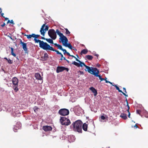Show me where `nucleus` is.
<instances>
[{
	"mask_svg": "<svg viewBox=\"0 0 148 148\" xmlns=\"http://www.w3.org/2000/svg\"><path fill=\"white\" fill-rule=\"evenodd\" d=\"M82 122L80 120H78L75 122L72 125L73 126V130L79 133H82Z\"/></svg>",
	"mask_w": 148,
	"mask_h": 148,
	"instance_id": "1",
	"label": "nucleus"
},
{
	"mask_svg": "<svg viewBox=\"0 0 148 148\" xmlns=\"http://www.w3.org/2000/svg\"><path fill=\"white\" fill-rule=\"evenodd\" d=\"M34 40L35 41V43L39 42V47L43 49L46 50L48 45L47 42H44L43 41H41L40 40L34 38Z\"/></svg>",
	"mask_w": 148,
	"mask_h": 148,
	"instance_id": "2",
	"label": "nucleus"
},
{
	"mask_svg": "<svg viewBox=\"0 0 148 148\" xmlns=\"http://www.w3.org/2000/svg\"><path fill=\"white\" fill-rule=\"evenodd\" d=\"M13 85L12 87L15 92H17L18 90V80L16 77H13L12 79Z\"/></svg>",
	"mask_w": 148,
	"mask_h": 148,
	"instance_id": "3",
	"label": "nucleus"
},
{
	"mask_svg": "<svg viewBox=\"0 0 148 148\" xmlns=\"http://www.w3.org/2000/svg\"><path fill=\"white\" fill-rule=\"evenodd\" d=\"M86 68L87 69H85V70L86 71H88L90 73L93 74L94 75H95V74L97 73V70H99L96 68L91 67V68L90 67L87 66H86Z\"/></svg>",
	"mask_w": 148,
	"mask_h": 148,
	"instance_id": "4",
	"label": "nucleus"
},
{
	"mask_svg": "<svg viewBox=\"0 0 148 148\" xmlns=\"http://www.w3.org/2000/svg\"><path fill=\"white\" fill-rule=\"evenodd\" d=\"M60 121L62 125H68L71 123L69 119L64 117H61Z\"/></svg>",
	"mask_w": 148,
	"mask_h": 148,
	"instance_id": "5",
	"label": "nucleus"
},
{
	"mask_svg": "<svg viewBox=\"0 0 148 148\" xmlns=\"http://www.w3.org/2000/svg\"><path fill=\"white\" fill-rule=\"evenodd\" d=\"M49 36L53 40H55L56 38V34L55 30L53 29H49L48 31Z\"/></svg>",
	"mask_w": 148,
	"mask_h": 148,
	"instance_id": "6",
	"label": "nucleus"
},
{
	"mask_svg": "<svg viewBox=\"0 0 148 148\" xmlns=\"http://www.w3.org/2000/svg\"><path fill=\"white\" fill-rule=\"evenodd\" d=\"M49 28L48 25H45V24H43L42 25L40 30L41 34L44 36L45 32L48 30Z\"/></svg>",
	"mask_w": 148,
	"mask_h": 148,
	"instance_id": "7",
	"label": "nucleus"
},
{
	"mask_svg": "<svg viewBox=\"0 0 148 148\" xmlns=\"http://www.w3.org/2000/svg\"><path fill=\"white\" fill-rule=\"evenodd\" d=\"M58 113L61 115L63 116H66L69 114V111L66 109H61L59 110Z\"/></svg>",
	"mask_w": 148,
	"mask_h": 148,
	"instance_id": "8",
	"label": "nucleus"
},
{
	"mask_svg": "<svg viewBox=\"0 0 148 148\" xmlns=\"http://www.w3.org/2000/svg\"><path fill=\"white\" fill-rule=\"evenodd\" d=\"M56 33L60 36V39L61 40L62 42L65 39L66 40V39H67V38L64 36L62 33H61L58 29L56 30Z\"/></svg>",
	"mask_w": 148,
	"mask_h": 148,
	"instance_id": "9",
	"label": "nucleus"
},
{
	"mask_svg": "<svg viewBox=\"0 0 148 148\" xmlns=\"http://www.w3.org/2000/svg\"><path fill=\"white\" fill-rule=\"evenodd\" d=\"M64 70H66L67 71H68L69 70L68 68H66L64 66H58L57 67L56 71L57 73H58Z\"/></svg>",
	"mask_w": 148,
	"mask_h": 148,
	"instance_id": "10",
	"label": "nucleus"
},
{
	"mask_svg": "<svg viewBox=\"0 0 148 148\" xmlns=\"http://www.w3.org/2000/svg\"><path fill=\"white\" fill-rule=\"evenodd\" d=\"M68 40L67 38L66 40L65 39L62 42L63 45L66 47H68L69 49H72V47L70 43H68Z\"/></svg>",
	"mask_w": 148,
	"mask_h": 148,
	"instance_id": "11",
	"label": "nucleus"
},
{
	"mask_svg": "<svg viewBox=\"0 0 148 148\" xmlns=\"http://www.w3.org/2000/svg\"><path fill=\"white\" fill-rule=\"evenodd\" d=\"M46 51L47 50H50L53 51H55L58 54H61V53L59 52V51L57 50H56L54 49L52 47H51L49 45L46 50Z\"/></svg>",
	"mask_w": 148,
	"mask_h": 148,
	"instance_id": "12",
	"label": "nucleus"
},
{
	"mask_svg": "<svg viewBox=\"0 0 148 148\" xmlns=\"http://www.w3.org/2000/svg\"><path fill=\"white\" fill-rule=\"evenodd\" d=\"M42 129L45 131L46 132L51 131L52 129V128L51 126L48 125H45L43 126L42 127Z\"/></svg>",
	"mask_w": 148,
	"mask_h": 148,
	"instance_id": "13",
	"label": "nucleus"
},
{
	"mask_svg": "<svg viewBox=\"0 0 148 148\" xmlns=\"http://www.w3.org/2000/svg\"><path fill=\"white\" fill-rule=\"evenodd\" d=\"M25 36L27 37V38L29 40H31L32 38H35V34H31L26 35L25 34Z\"/></svg>",
	"mask_w": 148,
	"mask_h": 148,
	"instance_id": "14",
	"label": "nucleus"
},
{
	"mask_svg": "<svg viewBox=\"0 0 148 148\" xmlns=\"http://www.w3.org/2000/svg\"><path fill=\"white\" fill-rule=\"evenodd\" d=\"M35 77L36 79L41 80L42 79V77L39 73H36L35 74Z\"/></svg>",
	"mask_w": 148,
	"mask_h": 148,
	"instance_id": "15",
	"label": "nucleus"
},
{
	"mask_svg": "<svg viewBox=\"0 0 148 148\" xmlns=\"http://www.w3.org/2000/svg\"><path fill=\"white\" fill-rule=\"evenodd\" d=\"M112 86H115L116 88V89L118 90L119 92H121L123 93V94L125 95V97H127L128 95L125 94V93H124L122 91L120 90L119 87L116 85H114L112 84Z\"/></svg>",
	"mask_w": 148,
	"mask_h": 148,
	"instance_id": "16",
	"label": "nucleus"
},
{
	"mask_svg": "<svg viewBox=\"0 0 148 148\" xmlns=\"http://www.w3.org/2000/svg\"><path fill=\"white\" fill-rule=\"evenodd\" d=\"M90 89L94 93L95 96H96L97 95V91L95 88L93 87H91L90 88Z\"/></svg>",
	"mask_w": 148,
	"mask_h": 148,
	"instance_id": "17",
	"label": "nucleus"
},
{
	"mask_svg": "<svg viewBox=\"0 0 148 148\" xmlns=\"http://www.w3.org/2000/svg\"><path fill=\"white\" fill-rule=\"evenodd\" d=\"M76 61L79 63V67L80 66L82 67L83 66H84L86 67V66H87L84 62H81L77 59H76Z\"/></svg>",
	"mask_w": 148,
	"mask_h": 148,
	"instance_id": "18",
	"label": "nucleus"
},
{
	"mask_svg": "<svg viewBox=\"0 0 148 148\" xmlns=\"http://www.w3.org/2000/svg\"><path fill=\"white\" fill-rule=\"evenodd\" d=\"M99 73V70H97V73L95 74V76L97 77H99V79L101 80V81H102L103 80H105V79L102 78L100 75H98V74Z\"/></svg>",
	"mask_w": 148,
	"mask_h": 148,
	"instance_id": "19",
	"label": "nucleus"
},
{
	"mask_svg": "<svg viewBox=\"0 0 148 148\" xmlns=\"http://www.w3.org/2000/svg\"><path fill=\"white\" fill-rule=\"evenodd\" d=\"M22 47L23 50L25 52H26L27 51V44L26 43H23L22 45Z\"/></svg>",
	"mask_w": 148,
	"mask_h": 148,
	"instance_id": "20",
	"label": "nucleus"
},
{
	"mask_svg": "<svg viewBox=\"0 0 148 148\" xmlns=\"http://www.w3.org/2000/svg\"><path fill=\"white\" fill-rule=\"evenodd\" d=\"M88 125L86 123H84L82 125L83 129L85 131L87 130Z\"/></svg>",
	"mask_w": 148,
	"mask_h": 148,
	"instance_id": "21",
	"label": "nucleus"
},
{
	"mask_svg": "<svg viewBox=\"0 0 148 148\" xmlns=\"http://www.w3.org/2000/svg\"><path fill=\"white\" fill-rule=\"evenodd\" d=\"M120 116L123 119H124V120H126L127 118V115L125 113H121V114Z\"/></svg>",
	"mask_w": 148,
	"mask_h": 148,
	"instance_id": "22",
	"label": "nucleus"
},
{
	"mask_svg": "<svg viewBox=\"0 0 148 148\" xmlns=\"http://www.w3.org/2000/svg\"><path fill=\"white\" fill-rule=\"evenodd\" d=\"M48 58V55L46 53H44V58H42L43 61H45L47 60V58Z\"/></svg>",
	"mask_w": 148,
	"mask_h": 148,
	"instance_id": "23",
	"label": "nucleus"
},
{
	"mask_svg": "<svg viewBox=\"0 0 148 148\" xmlns=\"http://www.w3.org/2000/svg\"><path fill=\"white\" fill-rule=\"evenodd\" d=\"M85 58L88 60H91L93 58L92 56L89 55H87L85 56Z\"/></svg>",
	"mask_w": 148,
	"mask_h": 148,
	"instance_id": "24",
	"label": "nucleus"
},
{
	"mask_svg": "<svg viewBox=\"0 0 148 148\" xmlns=\"http://www.w3.org/2000/svg\"><path fill=\"white\" fill-rule=\"evenodd\" d=\"M88 52V50L87 49H84L82 50L80 53L81 55H82V54H87Z\"/></svg>",
	"mask_w": 148,
	"mask_h": 148,
	"instance_id": "25",
	"label": "nucleus"
},
{
	"mask_svg": "<svg viewBox=\"0 0 148 148\" xmlns=\"http://www.w3.org/2000/svg\"><path fill=\"white\" fill-rule=\"evenodd\" d=\"M127 108H128V109L127 110V112H128V117L129 118H130V112L129 110L130 109V107H129V106L128 105V101H127Z\"/></svg>",
	"mask_w": 148,
	"mask_h": 148,
	"instance_id": "26",
	"label": "nucleus"
},
{
	"mask_svg": "<svg viewBox=\"0 0 148 148\" xmlns=\"http://www.w3.org/2000/svg\"><path fill=\"white\" fill-rule=\"evenodd\" d=\"M54 44L55 46L58 47V48L59 49H60L62 50V49H63V48H62V46L61 45L58 44L56 43H54Z\"/></svg>",
	"mask_w": 148,
	"mask_h": 148,
	"instance_id": "27",
	"label": "nucleus"
},
{
	"mask_svg": "<svg viewBox=\"0 0 148 148\" xmlns=\"http://www.w3.org/2000/svg\"><path fill=\"white\" fill-rule=\"evenodd\" d=\"M11 49V54L14 57H15L16 56V55L15 53H14V48L12 47H9Z\"/></svg>",
	"mask_w": 148,
	"mask_h": 148,
	"instance_id": "28",
	"label": "nucleus"
},
{
	"mask_svg": "<svg viewBox=\"0 0 148 148\" xmlns=\"http://www.w3.org/2000/svg\"><path fill=\"white\" fill-rule=\"evenodd\" d=\"M46 40L49 43H51L52 44H53V41L52 39H51L50 38H49V39L47 38L46 39Z\"/></svg>",
	"mask_w": 148,
	"mask_h": 148,
	"instance_id": "29",
	"label": "nucleus"
},
{
	"mask_svg": "<svg viewBox=\"0 0 148 148\" xmlns=\"http://www.w3.org/2000/svg\"><path fill=\"white\" fill-rule=\"evenodd\" d=\"M4 59L7 60L8 63L12 64L13 62L10 59H8L6 58H4Z\"/></svg>",
	"mask_w": 148,
	"mask_h": 148,
	"instance_id": "30",
	"label": "nucleus"
},
{
	"mask_svg": "<svg viewBox=\"0 0 148 148\" xmlns=\"http://www.w3.org/2000/svg\"><path fill=\"white\" fill-rule=\"evenodd\" d=\"M72 64L75 65L79 67V63H78L75 61H74L72 63Z\"/></svg>",
	"mask_w": 148,
	"mask_h": 148,
	"instance_id": "31",
	"label": "nucleus"
},
{
	"mask_svg": "<svg viewBox=\"0 0 148 148\" xmlns=\"http://www.w3.org/2000/svg\"><path fill=\"white\" fill-rule=\"evenodd\" d=\"M65 30L66 31V33L67 35H68V36H69L70 32L68 30V29L67 28L65 29Z\"/></svg>",
	"mask_w": 148,
	"mask_h": 148,
	"instance_id": "32",
	"label": "nucleus"
},
{
	"mask_svg": "<svg viewBox=\"0 0 148 148\" xmlns=\"http://www.w3.org/2000/svg\"><path fill=\"white\" fill-rule=\"evenodd\" d=\"M38 108H38L37 106H35L34 108V111L36 112V111H38Z\"/></svg>",
	"mask_w": 148,
	"mask_h": 148,
	"instance_id": "33",
	"label": "nucleus"
},
{
	"mask_svg": "<svg viewBox=\"0 0 148 148\" xmlns=\"http://www.w3.org/2000/svg\"><path fill=\"white\" fill-rule=\"evenodd\" d=\"M141 112V111L140 110H136L137 113L138 114L140 115H141V114H140Z\"/></svg>",
	"mask_w": 148,
	"mask_h": 148,
	"instance_id": "34",
	"label": "nucleus"
},
{
	"mask_svg": "<svg viewBox=\"0 0 148 148\" xmlns=\"http://www.w3.org/2000/svg\"><path fill=\"white\" fill-rule=\"evenodd\" d=\"M35 38L37 39L40 36V35L38 34H35Z\"/></svg>",
	"mask_w": 148,
	"mask_h": 148,
	"instance_id": "35",
	"label": "nucleus"
},
{
	"mask_svg": "<svg viewBox=\"0 0 148 148\" xmlns=\"http://www.w3.org/2000/svg\"><path fill=\"white\" fill-rule=\"evenodd\" d=\"M62 51L64 52V54H65V53H67V52L66 50L65 49H63Z\"/></svg>",
	"mask_w": 148,
	"mask_h": 148,
	"instance_id": "36",
	"label": "nucleus"
},
{
	"mask_svg": "<svg viewBox=\"0 0 148 148\" xmlns=\"http://www.w3.org/2000/svg\"><path fill=\"white\" fill-rule=\"evenodd\" d=\"M78 72L81 75H83L84 74V73L83 71H79Z\"/></svg>",
	"mask_w": 148,
	"mask_h": 148,
	"instance_id": "37",
	"label": "nucleus"
},
{
	"mask_svg": "<svg viewBox=\"0 0 148 148\" xmlns=\"http://www.w3.org/2000/svg\"><path fill=\"white\" fill-rule=\"evenodd\" d=\"M145 116L146 118H148V113L147 112H146L145 114Z\"/></svg>",
	"mask_w": 148,
	"mask_h": 148,
	"instance_id": "38",
	"label": "nucleus"
},
{
	"mask_svg": "<svg viewBox=\"0 0 148 148\" xmlns=\"http://www.w3.org/2000/svg\"><path fill=\"white\" fill-rule=\"evenodd\" d=\"M101 119L102 120H104L105 119V117L104 116H101Z\"/></svg>",
	"mask_w": 148,
	"mask_h": 148,
	"instance_id": "39",
	"label": "nucleus"
},
{
	"mask_svg": "<svg viewBox=\"0 0 148 148\" xmlns=\"http://www.w3.org/2000/svg\"><path fill=\"white\" fill-rule=\"evenodd\" d=\"M25 42H22L21 40H20V44H22V45L23 44V43H24Z\"/></svg>",
	"mask_w": 148,
	"mask_h": 148,
	"instance_id": "40",
	"label": "nucleus"
},
{
	"mask_svg": "<svg viewBox=\"0 0 148 148\" xmlns=\"http://www.w3.org/2000/svg\"><path fill=\"white\" fill-rule=\"evenodd\" d=\"M10 23L13 24H14L12 20L10 21Z\"/></svg>",
	"mask_w": 148,
	"mask_h": 148,
	"instance_id": "41",
	"label": "nucleus"
},
{
	"mask_svg": "<svg viewBox=\"0 0 148 148\" xmlns=\"http://www.w3.org/2000/svg\"><path fill=\"white\" fill-rule=\"evenodd\" d=\"M1 14V16L3 18H5V17L3 16L4 15V13L1 12V13H0Z\"/></svg>",
	"mask_w": 148,
	"mask_h": 148,
	"instance_id": "42",
	"label": "nucleus"
},
{
	"mask_svg": "<svg viewBox=\"0 0 148 148\" xmlns=\"http://www.w3.org/2000/svg\"><path fill=\"white\" fill-rule=\"evenodd\" d=\"M5 25V23H4L3 24L1 25V26L2 27H3Z\"/></svg>",
	"mask_w": 148,
	"mask_h": 148,
	"instance_id": "43",
	"label": "nucleus"
},
{
	"mask_svg": "<svg viewBox=\"0 0 148 148\" xmlns=\"http://www.w3.org/2000/svg\"><path fill=\"white\" fill-rule=\"evenodd\" d=\"M123 90H124L125 92V93H127V92H126V88H123Z\"/></svg>",
	"mask_w": 148,
	"mask_h": 148,
	"instance_id": "44",
	"label": "nucleus"
},
{
	"mask_svg": "<svg viewBox=\"0 0 148 148\" xmlns=\"http://www.w3.org/2000/svg\"><path fill=\"white\" fill-rule=\"evenodd\" d=\"M66 54L69 56H71V55L68 52H67V53Z\"/></svg>",
	"mask_w": 148,
	"mask_h": 148,
	"instance_id": "45",
	"label": "nucleus"
},
{
	"mask_svg": "<svg viewBox=\"0 0 148 148\" xmlns=\"http://www.w3.org/2000/svg\"><path fill=\"white\" fill-rule=\"evenodd\" d=\"M94 55H95V56H97V58H98V56H99V55H98V54H95Z\"/></svg>",
	"mask_w": 148,
	"mask_h": 148,
	"instance_id": "46",
	"label": "nucleus"
},
{
	"mask_svg": "<svg viewBox=\"0 0 148 148\" xmlns=\"http://www.w3.org/2000/svg\"><path fill=\"white\" fill-rule=\"evenodd\" d=\"M71 57H73V58H75V60H76V59H77V58H76V57H75V56H73V55H71Z\"/></svg>",
	"mask_w": 148,
	"mask_h": 148,
	"instance_id": "47",
	"label": "nucleus"
},
{
	"mask_svg": "<svg viewBox=\"0 0 148 148\" xmlns=\"http://www.w3.org/2000/svg\"><path fill=\"white\" fill-rule=\"evenodd\" d=\"M134 127H135L136 128H137L138 127V126L136 124L134 126Z\"/></svg>",
	"mask_w": 148,
	"mask_h": 148,
	"instance_id": "48",
	"label": "nucleus"
},
{
	"mask_svg": "<svg viewBox=\"0 0 148 148\" xmlns=\"http://www.w3.org/2000/svg\"><path fill=\"white\" fill-rule=\"evenodd\" d=\"M97 66H98V67H99L100 66H101V65L99 64H97Z\"/></svg>",
	"mask_w": 148,
	"mask_h": 148,
	"instance_id": "49",
	"label": "nucleus"
},
{
	"mask_svg": "<svg viewBox=\"0 0 148 148\" xmlns=\"http://www.w3.org/2000/svg\"><path fill=\"white\" fill-rule=\"evenodd\" d=\"M41 38L42 39H44V40H46V39L43 37H42Z\"/></svg>",
	"mask_w": 148,
	"mask_h": 148,
	"instance_id": "50",
	"label": "nucleus"
},
{
	"mask_svg": "<svg viewBox=\"0 0 148 148\" xmlns=\"http://www.w3.org/2000/svg\"><path fill=\"white\" fill-rule=\"evenodd\" d=\"M0 13L2 12V9L1 8H0Z\"/></svg>",
	"mask_w": 148,
	"mask_h": 148,
	"instance_id": "51",
	"label": "nucleus"
},
{
	"mask_svg": "<svg viewBox=\"0 0 148 148\" xmlns=\"http://www.w3.org/2000/svg\"><path fill=\"white\" fill-rule=\"evenodd\" d=\"M10 20H8L7 22V24H8L9 23H10Z\"/></svg>",
	"mask_w": 148,
	"mask_h": 148,
	"instance_id": "52",
	"label": "nucleus"
},
{
	"mask_svg": "<svg viewBox=\"0 0 148 148\" xmlns=\"http://www.w3.org/2000/svg\"><path fill=\"white\" fill-rule=\"evenodd\" d=\"M5 18V20H8V18H6V17H5V18Z\"/></svg>",
	"mask_w": 148,
	"mask_h": 148,
	"instance_id": "53",
	"label": "nucleus"
},
{
	"mask_svg": "<svg viewBox=\"0 0 148 148\" xmlns=\"http://www.w3.org/2000/svg\"><path fill=\"white\" fill-rule=\"evenodd\" d=\"M61 55V58H62L63 56V55L61 53V54H60Z\"/></svg>",
	"mask_w": 148,
	"mask_h": 148,
	"instance_id": "54",
	"label": "nucleus"
},
{
	"mask_svg": "<svg viewBox=\"0 0 148 148\" xmlns=\"http://www.w3.org/2000/svg\"><path fill=\"white\" fill-rule=\"evenodd\" d=\"M105 81H106V83L109 82V81H107V80H106Z\"/></svg>",
	"mask_w": 148,
	"mask_h": 148,
	"instance_id": "55",
	"label": "nucleus"
},
{
	"mask_svg": "<svg viewBox=\"0 0 148 148\" xmlns=\"http://www.w3.org/2000/svg\"><path fill=\"white\" fill-rule=\"evenodd\" d=\"M63 59L64 60H66V59L65 57H63Z\"/></svg>",
	"mask_w": 148,
	"mask_h": 148,
	"instance_id": "56",
	"label": "nucleus"
},
{
	"mask_svg": "<svg viewBox=\"0 0 148 148\" xmlns=\"http://www.w3.org/2000/svg\"><path fill=\"white\" fill-rule=\"evenodd\" d=\"M68 63H69V61H68V60H67L66 59V60Z\"/></svg>",
	"mask_w": 148,
	"mask_h": 148,
	"instance_id": "57",
	"label": "nucleus"
},
{
	"mask_svg": "<svg viewBox=\"0 0 148 148\" xmlns=\"http://www.w3.org/2000/svg\"><path fill=\"white\" fill-rule=\"evenodd\" d=\"M109 83H110V84H112V83L111 82H109Z\"/></svg>",
	"mask_w": 148,
	"mask_h": 148,
	"instance_id": "58",
	"label": "nucleus"
},
{
	"mask_svg": "<svg viewBox=\"0 0 148 148\" xmlns=\"http://www.w3.org/2000/svg\"><path fill=\"white\" fill-rule=\"evenodd\" d=\"M60 60H62V58H61L60 59Z\"/></svg>",
	"mask_w": 148,
	"mask_h": 148,
	"instance_id": "59",
	"label": "nucleus"
},
{
	"mask_svg": "<svg viewBox=\"0 0 148 148\" xmlns=\"http://www.w3.org/2000/svg\"><path fill=\"white\" fill-rule=\"evenodd\" d=\"M126 103H127V99L126 98Z\"/></svg>",
	"mask_w": 148,
	"mask_h": 148,
	"instance_id": "60",
	"label": "nucleus"
},
{
	"mask_svg": "<svg viewBox=\"0 0 148 148\" xmlns=\"http://www.w3.org/2000/svg\"><path fill=\"white\" fill-rule=\"evenodd\" d=\"M107 79V78L106 77V78H105V81H106V79Z\"/></svg>",
	"mask_w": 148,
	"mask_h": 148,
	"instance_id": "61",
	"label": "nucleus"
}]
</instances>
